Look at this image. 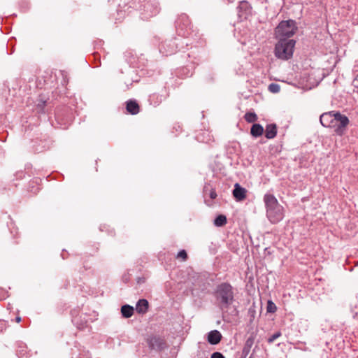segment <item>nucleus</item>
I'll return each mask as SVG.
<instances>
[{
  "instance_id": "1",
  "label": "nucleus",
  "mask_w": 358,
  "mask_h": 358,
  "mask_svg": "<svg viewBox=\"0 0 358 358\" xmlns=\"http://www.w3.org/2000/svg\"><path fill=\"white\" fill-rule=\"evenodd\" d=\"M236 294V289L229 282H223L215 287L213 292L215 305L220 309L223 316L238 315V310L234 304Z\"/></svg>"
},
{
  "instance_id": "2",
  "label": "nucleus",
  "mask_w": 358,
  "mask_h": 358,
  "mask_svg": "<svg viewBox=\"0 0 358 358\" xmlns=\"http://www.w3.org/2000/svg\"><path fill=\"white\" fill-rule=\"evenodd\" d=\"M264 201L266 208V216L269 221L275 224L283 218V208L279 204L273 194H266L264 196Z\"/></svg>"
},
{
  "instance_id": "3",
  "label": "nucleus",
  "mask_w": 358,
  "mask_h": 358,
  "mask_svg": "<svg viewBox=\"0 0 358 358\" xmlns=\"http://www.w3.org/2000/svg\"><path fill=\"white\" fill-rule=\"evenodd\" d=\"M278 42L275 45V56L282 60H288L292 57L296 41L288 38H277Z\"/></svg>"
},
{
  "instance_id": "4",
  "label": "nucleus",
  "mask_w": 358,
  "mask_h": 358,
  "mask_svg": "<svg viewBox=\"0 0 358 358\" xmlns=\"http://www.w3.org/2000/svg\"><path fill=\"white\" fill-rule=\"evenodd\" d=\"M298 27L296 22L294 20H282L275 28L274 36L275 38H288L290 39L293 36Z\"/></svg>"
},
{
  "instance_id": "5",
  "label": "nucleus",
  "mask_w": 358,
  "mask_h": 358,
  "mask_svg": "<svg viewBox=\"0 0 358 358\" xmlns=\"http://www.w3.org/2000/svg\"><path fill=\"white\" fill-rule=\"evenodd\" d=\"M349 124V118L345 115L336 111L329 128L333 129L337 136H342L345 134Z\"/></svg>"
},
{
  "instance_id": "6",
  "label": "nucleus",
  "mask_w": 358,
  "mask_h": 358,
  "mask_svg": "<svg viewBox=\"0 0 358 358\" xmlns=\"http://www.w3.org/2000/svg\"><path fill=\"white\" fill-rule=\"evenodd\" d=\"M176 27L178 35L187 37L191 31V22L186 14H181L176 21Z\"/></svg>"
},
{
  "instance_id": "7",
  "label": "nucleus",
  "mask_w": 358,
  "mask_h": 358,
  "mask_svg": "<svg viewBox=\"0 0 358 358\" xmlns=\"http://www.w3.org/2000/svg\"><path fill=\"white\" fill-rule=\"evenodd\" d=\"M208 283L203 278H197L192 283L191 287L192 294L199 296L201 294H205L208 289Z\"/></svg>"
},
{
  "instance_id": "8",
  "label": "nucleus",
  "mask_w": 358,
  "mask_h": 358,
  "mask_svg": "<svg viewBox=\"0 0 358 358\" xmlns=\"http://www.w3.org/2000/svg\"><path fill=\"white\" fill-rule=\"evenodd\" d=\"M147 343L151 350L162 351L166 347V341L159 336H151L147 339Z\"/></svg>"
},
{
  "instance_id": "9",
  "label": "nucleus",
  "mask_w": 358,
  "mask_h": 358,
  "mask_svg": "<svg viewBox=\"0 0 358 358\" xmlns=\"http://www.w3.org/2000/svg\"><path fill=\"white\" fill-rule=\"evenodd\" d=\"M90 315L87 313L81 312L73 318V324L79 329H84L88 327Z\"/></svg>"
},
{
  "instance_id": "10",
  "label": "nucleus",
  "mask_w": 358,
  "mask_h": 358,
  "mask_svg": "<svg viewBox=\"0 0 358 358\" xmlns=\"http://www.w3.org/2000/svg\"><path fill=\"white\" fill-rule=\"evenodd\" d=\"M252 6L247 1H241L237 7L238 15L240 18L246 19L251 14Z\"/></svg>"
},
{
  "instance_id": "11",
  "label": "nucleus",
  "mask_w": 358,
  "mask_h": 358,
  "mask_svg": "<svg viewBox=\"0 0 358 358\" xmlns=\"http://www.w3.org/2000/svg\"><path fill=\"white\" fill-rule=\"evenodd\" d=\"M143 8L145 12L144 18L145 19L155 16L159 13L158 6L157 5H154L150 1L145 2L143 5Z\"/></svg>"
},
{
  "instance_id": "12",
  "label": "nucleus",
  "mask_w": 358,
  "mask_h": 358,
  "mask_svg": "<svg viewBox=\"0 0 358 358\" xmlns=\"http://www.w3.org/2000/svg\"><path fill=\"white\" fill-rule=\"evenodd\" d=\"M246 193L247 190L244 187H242L238 183H236L234 185V189L232 194L236 201H243L247 196Z\"/></svg>"
},
{
  "instance_id": "13",
  "label": "nucleus",
  "mask_w": 358,
  "mask_h": 358,
  "mask_svg": "<svg viewBox=\"0 0 358 358\" xmlns=\"http://www.w3.org/2000/svg\"><path fill=\"white\" fill-rule=\"evenodd\" d=\"M336 113V111L332 110L322 113L320 117L321 124L324 127L329 128Z\"/></svg>"
},
{
  "instance_id": "14",
  "label": "nucleus",
  "mask_w": 358,
  "mask_h": 358,
  "mask_svg": "<svg viewBox=\"0 0 358 358\" xmlns=\"http://www.w3.org/2000/svg\"><path fill=\"white\" fill-rule=\"evenodd\" d=\"M222 336L217 330H213L208 333L207 341L211 345H217L222 340Z\"/></svg>"
},
{
  "instance_id": "15",
  "label": "nucleus",
  "mask_w": 358,
  "mask_h": 358,
  "mask_svg": "<svg viewBox=\"0 0 358 358\" xmlns=\"http://www.w3.org/2000/svg\"><path fill=\"white\" fill-rule=\"evenodd\" d=\"M126 109L131 115H136L139 113L138 103L135 100H129L126 102Z\"/></svg>"
},
{
  "instance_id": "16",
  "label": "nucleus",
  "mask_w": 358,
  "mask_h": 358,
  "mask_svg": "<svg viewBox=\"0 0 358 358\" xmlns=\"http://www.w3.org/2000/svg\"><path fill=\"white\" fill-rule=\"evenodd\" d=\"M149 308L148 300L142 299H139L136 305V310L138 314H145Z\"/></svg>"
},
{
  "instance_id": "17",
  "label": "nucleus",
  "mask_w": 358,
  "mask_h": 358,
  "mask_svg": "<svg viewBox=\"0 0 358 358\" xmlns=\"http://www.w3.org/2000/svg\"><path fill=\"white\" fill-rule=\"evenodd\" d=\"M277 135V126L275 124H269L266 127L265 136L268 139L274 138Z\"/></svg>"
},
{
  "instance_id": "18",
  "label": "nucleus",
  "mask_w": 358,
  "mask_h": 358,
  "mask_svg": "<svg viewBox=\"0 0 358 358\" xmlns=\"http://www.w3.org/2000/svg\"><path fill=\"white\" fill-rule=\"evenodd\" d=\"M264 134L263 127L258 123H254L250 129V134L255 137L258 138Z\"/></svg>"
},
{
  "instance_id": "19",
  "label": "nucleus",
  "mask_w": 358,
  "mask_h": 358,
  "mask_svg": "<svg viewBox=\"0 0 358 358\" xmlns=\"http://www.w3.org/2000/svg\"><path fill=\"white\" fill-rule=\"evenodd\" d=\"M29 352L27 351V347L24 343H19L17 344V348L16 350V355L17 357L23 358H27L29 356Z\"/></svg>"
},
{
  "instance_id": "20",
  "label": "nucleus",
  "mask_w": 358,
  "mask_h": 358,
  "mask_svg": "<svg viewBox=\"0 0 358 358\" xmlns=\"http://www.w3.org/2000/svg\"><path fill=\"white\" fill-rule=\"evenodd\" d=\"M134 313V308L133 306H129L128 304L123 305L121 307V314L124 318L131 317Z\"/></svg>"
},
{
  "instance_id": "21",
  "label": "nucleus",
  "mask_w": 358,
  "mask_h": 358,
  "mask_svg": "<svg viewBox=\"0 0 358 358\" xmlns=\"http://www.w3.org/2000/svg\"><path fill=\"white\" fill-rule=\"evenodd\" d=\"M227 217L224 215H219L214 220V224L216 227H223L227 224Z\"/></svg>"
},
{
  "instance_id": "22",
  "label": "nucleus",
  "mask_w": 358,
  "mask_h": 358,
  "mask_svg": "<svg viewBox=\"0 0 358 358\" xmlns=\"http://www.w3.org/2000/svg\"><path fill=\"white\" fill-rule=\"evenodd\" d=\"M244 118H245V121L249 122V123H254L258 119L257 115H256V113H252V112L246 113L245 114V115H244Z\"/></svg>"
},
{
  "instance_id": "23",
  "label": "nucleus",
  "mask_w": 358,
  "mask_h": 358,
  "mask_svg": "<svg viewBox=\"0 0 358 358\" xmlns=\"http://www.w3.org/2000/svg\"><path fill=\"white\" fill-rule=\"evenodd\" d=\"M255 338H256V334L254 332H252V334H250V336L247 338L244 346L251 349V348L252 347V345L255 343Z\"/></svg>"
},
{
  "instance_id": "24",
  "label": "nucleus",
  "mask_w": 358,
  "mask_h": 358,
  "mask_svg": "<svg viewBox=\"0 0 358 358\" xmlns=\"http://www.w3.org/2000/svg\"><path fill=\"white\" fill-rule=\"evenodd\" d=\"M268 90L272 93H278L280 90V87L277 83H271L268 87Z\"/></svg>"
},
{
  "instance_id": "25",
  "label": "nucleus",
  "mask_w": 358,
  "mask_h": 358,
  "mask_svg": "<svg viewBox=\"0 0 358 358\" xmlns=\"http://www.w3.org/2000/svg\"><path fill=\"white\" fill-rule=\"evenodd\" d=\"M266 308L268 313H275L277 310L275 304L271 301H268Z\"/></svg>"
},
{
  "instance_id": "26",
  "label": "nucleus",
  "mask_w": 358,
  "mask_h": 358,
  "mask_svg": "<svg viewBox=\"0 0 358 358\" xmlns=\"http://www.w3.org/2000/svg\"><path fill=\"white\" fill-rule=\"evenodd\" d=\"M176 257L178 259H182V261H186L188 258L187 253L185 250H181L178 252Z\"/></svg>"
},
{
  "instance_id": "27",
  "label": "nucleus",
  "mask_w": 358,
  "mask_h": 358,
  "mask_svg": "<svg viewBox=\"0 0 358 358\" xmlns=\"http://www.w3.org/2000/svg\"><path fill=\"white\" fill-rule=\"evenodd\" d=\"M281 332L280 331L275 332V334H273L272 336H271L267 341L268 343H272L274 342L275 340H276L277 338H278L279 337L281 336Z\"/></svg>"
},
{
  "instance_id": "28",
  "label": "nucleus",
  "mask_w": 358,
  "mask_h": 358,
  "mask_svg": "<svg viewBox=\"0 0 358 358\" xmlns=\"http://www.w3.org/2000/svg\"><path fill=\"white\" fill-rule=\"evenodd\" d=\"M248 315L250 316V322H252L255 317L256 311L255 308L250 307L248 311Z\"/></svg>"
},
{
  "instance_id": "29",
  "label": "nucleus",
  "mask_w": 358,
  "mask_h": 358,
  "mask_svg": "<svg viewBox=\"0 0 358 358\" xmlns=\"http://www.w3.org/2000/svg\"><path fill=\"white\" fill-rule=\"evenodd\" d=\"M45 103L46 101H43V100H40L39 102L38 103L36 107L37 108L40 110V111H43V108L45 106Z\"/></svg>"
},
{
  "instance_id": "30",
  "label": "nucleus",
  "mask_w": 358,
  "mask_h": 358,
  "mask_svg": "<svg viewBox=\"0 0 358 358\" xmlns=\"http://www.w3.org/2000/svg\"><path fill=\"white\" fill-rule=\"evenodd\" d=\"M210 358H225L224 356L220 352H213Z\"/></svg>"
},
{
  "instance_id": "31",
  "label": "nucleus",
  "mask_w": 358,
  "mask_h": 358,
  "mask_svg": "<svg viewBox=\"0 0 358 358\" xmlns=\"http://www.w3.org/2000/svg\"><path fill=\"white\" fill-rule=\"evenodd\" d=\"M209 197L211 199H215L217 197V193L214 189H211L209 193Z\"/></svg>"
},
{
  "instance_id": "32",
  "label": "nucleus",
  "mask_w": 358,
  "mask_h": 358,
  "mask_svg": "<svg viewBox=\"0 0 358 358\" xmlns=\"http://www.w3.org/2000/svg\"><path fill=\"white\" fill-rule=\"evenodd\" d=\"M250 351V348H246V347H243V355H244L245 356L248 355L249 354Z\"/></svg>"
},
{
  "instance_id": "33",
  "label": "nucleus",
  "mask_w": 358,
  "mask_h": 358,
  "mask_svg": "<svg viewBox=\"0 0 358 358\" xmlns=\"http://www.w3.org/2000/svg\"><path fill=\"white\" fill-rule=\"evenodd\" d=\"M92 55H93L94 59L96 61L98 60V63L100 64V59H99V58L98 59V57H98V54L96 52H94V53L92 54Z\"/></svg>"
},
{
  "instance_id": "34",
  "label": "nucleus",
  "mask_w": 358,
  "mask_h": 358,
  "mask_svg": "<svg viewBox=\"0 0 358 358\" xmlns=\"http://www.w3.org/2000/svg\"><path fill=\"white\" fill-rule=\"evenodd\" d=\"M55 116H56V118L57 120H59L61 118V115L59 114V112H57L56 114H55Z\"/></svg>"
},
{
  "instance_id": "35",
  "label": "nucleus",
  "mask_w": 358,
  "mask_h": 358,
  "mask_svg": "<svg viewBox=\"0 0 358 358\" xmlns=\"http://www.w3.org/2000/svg\"><path fill=\"white\" fill-rule=\"evenodd\" d=\"M62 76H63V78H64V83H66L68 82L67 80H66V75H64V73H62Z\"/></svg>"
},
{
  "instance_id": "36",
  "label": "nucleus",
  "mask_w": 358,
  "mask_h": 358,
  "mask_svg": "<svg viewBox=\"0 0 358 358\" xmlns=\"http://www.w3.org/2000/svg\"><path fill=\"white\" fill-rule=\"evenodd\" d=\"M15 320H16L17 322H20L21 321V317H16Z\"/></svg>"
},
{
  "instance_id": "37",
  "label": "nucleus",
  "mask_w": 358,
  "mask_h": 358,
  "mask_svg": "<svg viewBox=\"0 0 358 358\" xmlns=\"http://www.w3.org/2000/svg\"><path fill=\"white\" fill-rule=\"evenodd\" d=\"M144 279L138 278V283L143 282Z\"/></svg>"
},
{
  "instance_id": "38",
  "label": "nucleus",
  "mask_w": 358,
  "mask_h": 358,
  "mask_svg": "<svg viewBox=\"0 0 358 358\" xmlns=\"http://www.w3.org/2000/svg\"><path fill=\"white\" fill-rule=\"evenodd\" d=\"M123 280H124L125 282H127V280H128V278H123Z\"/></svg>"
},
{
  "instance_id": "39",
  "label": "nucleus",
  "mask_w": 358,
  "mask_h": 358,
  "mask_svg": "<svg viewBox=\"0 0 358 358\" xmlns=\"http://www.w3.org/2000/svg\"><path fill=\"white\" fill-rule=\"evenodd\" d=\"M355 81L358 82V74L357 75L356 78H355Z\"/></svg>"
},
{
  "instance_id": "40",
  "label": "nucleus",
  "mask_w": 358,
  "mask_h": 358,
  "mask_svg": "<svg viewBox=\"0 0 358 358\" xmlns=\"http://www.w3.org/2000/svg\"><path fill=\"white\" fill-rule=\"evenodd\" d=\"M206 203H207V205H208V206H212V203H208V201H206Z\"/></svg>"
},
{
  "instance_id": "41",
  "label": "nucleus",
  "mask_w": 358,
  "mask_h": 358,
  "mask_svg": "<svg viewBox=\"0 0 358 358\" xmlns=\"http://www.w3.org/2000/svg\"><path fill=\"white\" fill-rule=\"evenodd\" d=\"M61 255H62V259H65V257H64L63 254H62Z\"/></svg>"
},
{
  "instance_id": "42",
  "label": "nucleus",
  "mask_w": 358,
  "mask_h": 358,
  "mask_svg": "<svg viewBox=\"0 0 358 358\" xmlns=\"http://www.w3.org/2000/svg\"><path fill=\"white\" fill-rule=\"evenodd\" d=\"M250 358H251V357H250Z\"/></svg>"
}]
</instances>
